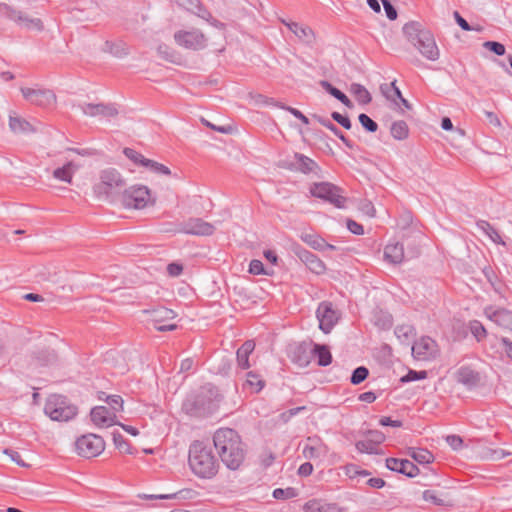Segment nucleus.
I'll list each match as a JSON object with an SVG mask.
<instances>
[{"mask_svg": "<svg viewBox=\"0 0 512 512\" xmlns=\"http://www.w3.org/2000/svg\"><path fill=\"white\" fill-rule=\"evenodd\" d=\"M390 132L394 139L404 140L409 135V128L405 121L399 120L392 123Z\"/></svg>", "mask_w": 512, "mask_h": 512, "instance_id": "37", "label": "nucleus"}, {"mask_svg": "<svg viewBox=\"0 0 512 512\" xmlns=\"http://www.w3.org/2000/svg\"><path fill=\"white\" fill-rule=\"evenodd\" d=\"M307 441H318V445H306L303 448V456L305 459H315L321 455H326L328 452V446L322 441L319 436H311L307 438Z\"/></svg>", "mask_w": 512, "mask_h": 512, "instance_id": "23", "label": "nucleus"}, {"mask_svg": "<svg viewBox=\"0 0 512 512\" xmlns=\"http://www.w3.org/2000/svg\"><path fill=\"white\" fill-rule=\"evenodd\" d=\"M359 209L362 213H364L365 215L369 216V217H374L375 216V213H376V210L372 204V202H370L369 200H362L359 204Z\"/></svg>", "mask_w": 512, "mask_h": 512, "instance_id": "61", "label": "nucleus"}, {"mask_svg": "<svg viewBox=\"0 0 512 512\" xmlns=\"http://www.w3.org/2000/svg\"><path fill=\"white\" fill-rule=\"evenodd\" d=\"M486 316L498 326L512 331V312L506 309L493 310L491 307L485 309Z\"/></svg>", "mask_w": 512, "mask_h": 512, "instance_id": "21", "label": "nucleus"}, {"mask_svg": "<svg viewBox=\"0 0 512 512\" xmlns=\"http://www.w3.org/2000/svg\"><path fill=\"white\" fill-rule=\"evenodd\" d=\"M510 452H507L503 449H488L482 458L492 461L501 460L504 457L510 455Z\"/></svg>", "mask_w": 512, "mask_h": 512, "instance_id": "50", "label": "nucleus"}, {"mask_svg": "<svg viewBox=\"0 0 512 512\" xmlns=\"http://www.w3.org/2000/svg\"><path fill=\"white\" fill-rule=\"evenodd\" d=\"M414 332V328L411 325H399L395 329V334L398 338L404 337L408 339Z\"/></svg>", "mask_w": 512, "mask_h": 512, "instance_id": "60", "label": "nucleus"}, {"mask_svg": "<svg viewBox=\"0 0 512 512\" xmlns=\"http://www.w3.org/2000/svg\"><path fill=\"white\" fill-rule=\"evenodd\" d=\"M312 196L323 199L337 208H344L346 198L342 195V189L330 182L314 183L310 187Z\"/></svg>", "mask_w": 512, "mask_h": 512, "instance_id": "8", "label": "nucleus"}, {"mask_svg": "<svg viewBox=\"0 0 512 512\" xmlns=\"http://www.w3.org/2000/svg\"><path fill=\"white\" fill-rule=\"evenodd\" d=\"M311 353L317 357V364L325 367L331 364L332 355L327 345L314 344Z\"/></svg>", "mask_w": 512, "mask_h": 512, "instance_id": "28", "label": "nucleus"}, {"mask_svg": "<svg viewBox=\"0 0 512 512\" xmlns=\"http://www.w3.org/2000/svg\"><path fill=\"white\" fill-rule=\"evenodd\" d=\"M90 419L98 428H109L119 424L117 415L114 411L109 410L107 406H96L90 411Z\"/></svg>", "mask_w": 512, "mask_h": 512, "instance_id": "15", "label": "nucleus"}, {"mask_svg": "<svg viewBox=\"0 0 512 512\" xmlns=\"http://www.w3.org/2000/svg\"><path fill=\"white\" fill-rule=\"evenodd\" d=\"M177 5L199 18L209 17V10L201 3L200 0H175Z\"/></svg>", "mask_w": 512, "mask_h": 512, "instance_id": "24", "label": "nucleus"}, {"mask_svg": "<svg viewBox=\"0 0 512 512\" xmlns=\"http://www.w3.org/2000/svg\"><path fill=\"white\" fill-rule=\"evenodd\" d=\"M294 252L298 256V258L307 266V268L313 273L319 275L325 272V264L315 254L299 246L294 248Z\"/></svg>", "mask_w": 512, "mask_h": 512, "instance_id": "17", "label": "nucleus"}, {"mask_svg": "<svg viewBox=\"0 0 512 512\" xmlns=\"http://www.w3.org/2000/svg\"><path fill=\"white\" fill-rule=\"evenodd\" d=\"M446 442L453 450H459L463 445V439L458 435H448Z\"/></svg>", "mask_w": 512, "mask_h": 512, "instance_id": "64", "label": "nucleus"}, {"mask_svg": "<svg viewBox=\"0 0 512 512\" xmlns=\"http://www.w3.org/2000/svg\"><path fill=\"white\" fill-rule=\"evenodd\" d=\"M294 496H296V492L295 489L291 487L286 489L277 488L273 491V497L275 499H290Z\"/></svg>", "mask_w": 512, "mask_h": 512, "instance_id": "55", "label": "nucleus"}, {"mask_svg": "<svg viewBox=\"0 0 512 512\" xmlns=\"http://www.w3.org/2000/svg\"><path fill=\"white\" fill-rule=\"evenodd\" d=\"M254 349L255 343L253 340H247L242 344L236 353L239 367L242 369H248L250 367L249 355L253 352Z\"/></svg>", "mask_w": 512, "mask_h": 512, "instance_id": "26", "label": "nucleus"}, {"mask_svg": "<svg viewBox=\"0 0 512 512\" xmlns=\"http://www.w3.org/2000/svg\"><path fill=\"white\" fill-rule=\"evenodd\" d=\"M221 400L222 396L215 387L204 386L196 395L184 401L182 409L190 416L203 417L213 413Z\"/></svg>", "mask_w": 512, "mask_h": 512, "instance_id": "4", "label": "nucleus"}, {"mask_svg": "<svg viewBox=\"0 0 512 512\" xmlns=\"http://www.w3.org/2000/svg\"><path fill=\"white\" fill-rule=\"evenodd\" d=\"M381 90L391 100H394V98L402 99L403 97L400 89L396 86V81H393L389 86H381Z\"/></svg>", "mask_w": 512, "mask_h": 512, "instance_id": "44", "label": "nucleus"}, {"mask_svg": "<svg viewBox=\"0 0 512 512\" xmlns=\"http://www.w3.org/2000/svg\"><path fill=\"white\" fill-rule=\"evenodd\" d=\"M358 119H359V122L360 124L362 125V127L367 131V132H370V133H374L377 131L378 129V124L372 119L370 118L367 114L365 113H361L359 116H358Z\"/></svg>", "mask_w": 512, "mask_h": 512, "instance_id": "46", "label": "nucleus"}, {"mask_svg": "<svg viewBox=\"0 0 512 512\" xmlns=\"http://www.w3.org/2000/svg\"><path fill=\"white\" fill-rule=\"evenodd\" d=\"M264 386L265 381L257 373L253 371L247 373L244 387L249 388L252 393H259Z\"/></svg>", "mask_w": 512, "mask_h": 512, "instance_id": "36", "label": "nucleus"}, {"mask_svg": "<svg viewBox=\"0 0 512 512\" xmlns=\"http://www.w3.org/2000/svg\"><path fill=\"white\" fill-rule=\"evenodd\" d=\"M355 447L360 453L378 454L374 444H372L368 439L356 442Z\"/></svg>", "mask_w": 512, "mask_h": 512, "instance_id": "52", "label": "nucleus"}, {"mask_svg": "<svg viewBox=\"0 0 512 512\" xmlns=\"http://www.w3.org/2000/svg\"><path fill=\"white\" fill-rule=\"evenodd\" d=\"M403 33L408 41L412 43L426 59L430 61L439 59L440 52L433 34L423 28L420 22L411 21L406 23L403 26Z\"/></svg>", "mask_w": 512, "mask_h": 512, "instance_id": "3", "label": "nucleus"}, {"mask_svg": "<svg viewBox=\"0 0 512 512\" xmlns=\"http://www.w3.org/2000/svg\"><path fill=\"white\" fill-rule=\"evenodd\" d=\"M278 108L289 111L294 117L302 121L304 124H309V119L298 109H295L290 106H286L285 104H276Z\"/></svg>", "mask_w": 512, "mask_h": 512, "instance_id": "57", "label": "nucleus"}, {"mask_svg": "<svg viewBox=\"0 0 512 512\" xmlns=\"http://www.w3.org/2000/svg\"><path fill=\"white\" fill-rule=\"evenodd\" d=\"M104 50L117 58H124L129 54V48L127 44L122 41H106Z\"/></svg>", "mask_w": 512, "mask_h": 512, "instance_id": "32", "label": "nucleus"}, {"mask_svg": "<svg viewBox=\"0 0 512 512\" xmlns=\"http://www.w3.org/2000/svg\"><path fill=\"white\" fill-rule=\"evenodd\" d=\"M119 201L125 209H144L154 206L156 199L152 197L150 189L141 184L125 188L119 196Z\"/></svg>", "mask_w": 512, "mask_h": 512, "instance_id": "6", "label": "nucleus"}, {"mask_svg": "<svg viewBox=\"0 0 512 512\" xmlns=\"http://www.w3.org/2000/svg\"><path fill=\"white\" fill-rule=\"evenodd\" d=\"M251 97L254 99L255 103L258 105H273V106L277 107L276 104H282L281 102H278V101L274 100L273 98H269L262 94L251 95Z\"/></svg>", "mask_w": 512, "mask_h": 512, "instance_id": "59", "label": "nucleus"}, {"mask_svg": "<svg viewBox=\"0 0 512 512\" xmlns=\"http://www.w3.org/2000/svg\"><path fill=\"white\" fill-rule=\"evenodd\" d=\"M477 227L482 230L494 243L505 245L498 231L485 220H479L476 223Z\"/></svg>", "mask_w": 512, "mask_h": 512, "instance_id": "35", "label": "nucleus"}, {"mask_svg": "<svg viewBox=\"0 0 512 512\" xmlns=\"http://www.w3.org/2000/svg\"><path fill=\"white\" fill-rule=\"evenodd\" d=\"M45 414L53 421L64 419V398L61 395H51L44 407Z\"/></svg>", "mask_w": 512, "mask_h": 512, "instance_id": "19", "label": "nucleus"}, {"mask_svg": "<svg viewBox=\"0 0 512 512\" xmlns=\"http://www.w3.org/2000/svg\"><path fill=\"white\" fill-rule=\"evenodd\" d=\"M434 459V455L429 450L419 448L413 460L419 464H430Z\"/></svg>", "mask_w": 512, "mask_h": 512, "instance_id": "48", "label": "nucleus"}, {"mask_svg": "<svg viewBox=\"0 0 512 512\" xmlns=\"http://www.w3.org/2000/svg\"><path fill=\"white\" fill-rule=\"evenodd\" d=\"M9 127L16 134H29L36 131V127L22 117L10 115Z\"/></svg>", "mask_w": 512, "mask_h": 512, "instance_id": "25", "label": "nucleus"}, {"mask_svg": "<svg viewBox=\"0 0 512 512\" xmlns=\"http://www.w3.org/2000/svg\"><path fill=\"white\" fill-rule=\"evenodd\" d=\"M470 330L478 341H481L487 335L485 327L482 325L481 322L477 320H474L470 323Z\"/></svg>", "mask_w": 512, "mask_h": 512, "instance_id": "49", "label": "nucleus"}, {"mask_svg": "<svg viewBox=\"0 0 512 512\" xmlns=\"http://www.w3.org/2000/svg\"><path fill=\"white\" fill-rule=\"evenodd\" d=\"M386 467L391 471L404 474L409 478L417 476L420 472L419 468L407 459L387 458Z\"/></svg>", "mask_w": 512, "mask_h": 512, "instance_id": "18", "label": "nucleus"}, {"mask_svg": "<svg viewBox=\"0 0 512 512\" xmlns=\"http://www.w3.org/2000/svg\"><path fill=\"white\" fill-rule=\"evenodd\" d=\"M331 117L334 121L340 124L343 128L349 130L352 127V123L348 116L341 115L338 112H332Z\"/></svg>", "mask_w": 512, "mask_h": 512, "instance_id": "58", "label": "nucleus"}, {"mask_svg": "<svg viewBox=\"0 0 512 512\" xmlns=\"http://www.w3.org/2000/svg\"><path fill=\"white\" fill-rule=\"evenodd\" d=\"M316 317L319 321V328L325 334L330 333L339 320L338 312L333 309L332 303L328 301H323L319 304Z\"/></svg>", "mask_w": 512, "mask_h": 512, "instance_id": "12", "label": "nucleus"}, {"mask_svg": "<svg viewBox=\"0 0 512 512\" xmlns=\"http://www.w3.org/2000/svg\"><path fill=\"white\" fill-rule=\"evenodd\" d=\"M300 237L302 241L315 250L321 251L326 249L327 242L319 235L304 233Z\"/></svg>", "mask_w": 512, "mask_h": 512, "instance_id": "38", "label": "nucleus"}, {"mask_svg": "<svg viewBox=\"0 0 512 512\" xmlns=\"http://www.w3.org/2000/svg\"><path fill=\"white\" fill-rule=\"evenodd\" d=\"M282 167L304 174L316 173L318 170L316 162L301 153H295L294 161L292 162L284 161Z\"/></svg>", "mask_w": 512, "mask_h": 512, "instance_id": "16", "label": "nucleus"}, {"mask_svg": "<svg viewBox=\"0 0 512 512\" xmlns=\"http://www.w3.org/2000/svg\"><path fill=\"white\" fill-rule=\"evenodd\" d=\"M106 403L108 404V408L111 411L115 412V415H117L118 412L123 411V404L124 401L121 396L119 395H109L105 398Z\"/></svg>", "mask_w": 512, "mask_h": 512, "instance_id": "42", "label": "nucleus"}, {"mask_svg": "<svg viewBox=\"0 0 512 512\" xmlns=\"http://www.w3.org/2000/svg\"><path fill=\"white\" fill-rule=\"evenodd\" d=\"M457 380L464 385L475 386L480 378L479 374L469 367H461L457 372Z\"/></svg>", "mask_w": 512, "mask_h": 512, "instance_id": "30", "label": "nucleus"}, {"mask_svg": "<svg viewBox=\"0 0 512 512\" xmlns=\"http://www.w3.org/2000/svg\"><path fill=\"white\" fill-rule=\"evenodd\" d=\"M213 442L223 464L230 470H238L246 456L239 434L233 429L222 428L215 432Z\"/></svg>", "mask_w": 512, "mask_h": 512, "instance_id": "1", "label": "nucleus"}, {"mask_svg": "<svg viewBox=\"0 0 512 512\" xmlns=\"http://www.w3.org/2000/svg\"><path fill=\"white\" fill-rule=\"evenodd\" d=\"M174 40L179 46L194 51L204 49L207 46L208 41L206 35L196 28L175 32Z\"/></svg>", "mask_w": 512, "mask_h": 512, "instance_id": "9", "label": "nucleus"}, {"mask_svg": "<svg viewBox=\"0 0 512 512\" xmlns=\"http://www.w3.org/2000/svg\"><path fill=\"white\" fill-rule=\"evenodd\" d=\"M144 313L150 314L151 319L155 323H160L164 320L173 319L176 316L173 310L167 309L165 307H159L152 310H144Z\"/></svg>", "mask_w": 512, "mask_h": 512, "instance_id": "33", "label": "nucleus"}, {"mask_svg": "<svg viewBox=\"0 0 512 512\" xmlns=\"http://www.w3.org/2000/svg\"><path fill=\"white\" fill-rule=\"evenodd\" d=\"M214 231V225L201 218H189L185 222L181 223L179 228V232L181 233L196 236H210Z\"/></svg>", "mask_w": 512, "mask_h": 512, "instance_id": "13", "label": "nucleus"}, {"mask_svg": "<svg viewBox=\"0 0 512 512\" xmlns=\"http://www.w3.org/2000/svg\"><path fill=\"white\" fill-rule=\"evenodd\" d=\"M113 442L116 448L125 454H134V450L124 436L119 432L113 433Z\"/></svg>", "mask_w": 512, "mask_h": 512, "instance_id": "40", "label": "nucleus"}, {"mask_svg": "<svg viewBox=\"0 0 512 512\" xmlns=\"http://www.w3.org/2000/svg\"><path fill=\"white\" fill-rule=\"evenodd\" d=\"M427 377L426 371H415V370H409V372L401 378V382H411L416 380H422Z\"/></svg>", "mask_w": 512, "mask_h": 512, "instance_id": "54", "label": "nucleus"}, {"mask_svg": "<svg viewBox=\"0 0 512 512\" xmlns=\"http://www.w3.org/2000/svg\"><path fill=\"white\" fill-rule=\"evenodd\" d=\"M313 118L316 119L321 125L329 129L336 137H338L346 147L349 149L354 148V144L328 119H325L318 115H313Z\"/></svg>", "mask_w": 512, "mask_h": 512, "instance_id": "29", "label": "nucleus"}, {"mask_svg": "<svg viewBox=\"0 0 512 512\" xmlns=\"http://www.w3.org/2000/svg\"><path fill=\"white\" fill-rule=\"evenodd\" d=\"M386 16L390 20H395L398 16L396 8L391 4L389 0H381Z\"/></svg>", "mask_w": 512, "mask_h": 512, "instance_id": "63", "label": "nucleus"}, {"mask_svg": "<svg viewBox=\"0 0 512 512\" xmlns=\"http://www.w3.org/2000/svg\"><path fill=\"white\" fill-rule=\"evenodd\" d=\"M350 92L354 95V97L360 104L366 105L372 101L371 94L361 84H358V83L351 84Z\"/></svg>", "mask_w": 512, "mask_h": 512, "instance_id": "34", "label": "nucleus"}, {"mask_svg": "<svg viewBox=\"0 0 512 512\" xmlns=\"http://www.w3.org/2000/svg\"><path fill=\"white\" fill-rule=\"evenodd\" d=\"M364 435L368 437V440L372 444H374V446L380 445L386 439L385 435L381 431H378V430H368L364 433Z\"/></svg>", "mask_w": 512, "mask_h": 512, "instance_id": "51", "label": "nucleus"}, {"mask_svg": "<svg viewBox=\"0 0 512 512\" xmlns=\"http://www.w3.org/2000/svg\"><path fill=\"white\" fill-rule=\"evenodd\" d=\"M320 85L326 92H328L330 95L339 100L343 105H345L348 108L353 107V103L351 102V100L342 91L334 87L330 82L322 80L320 82Z\"/></svg>", "mask_w": 512, "mask_h": 512, "instance_id": "31", "label": "nucleus"}, {"mask_svg": "<svg viewBox=\"0 0 512 512\" xmlns=\"http://www.w3.org/2000/svg\"><path fill=\"white\" fill-rule=\"evenodd\" d=\"M287 28L303 43L311 45L315 41L314 31L305 25L298 22H290Z\"/></svg>", "mask_w": 512, "mask_h": 512, "instance_id": "22", "label": "nucleus"}, {"mask_svg": "<svg viewBox=\"0 0 512 512\" xmlns=\"http://www.w3.org/2000/svg\"><path fill=\"white\" fill-rule=\"evenodd\" d=\"M483 46L498 56L504 55L506 51L505 46L502 43L496 41H486L484 42Z\"/></svg>", "mask_w": 512, "mask_h": 512, "instance_id": "53", "label": "nucleus"}, {"mask_svg": "<svg viewBox=\"0 0 512 512\" xmlns=\"http://www.w3.org/2000/svg\"><path fill=\"white\" fill-rule=\"evenodd\" d=\"M323 503L318 500H310L305 503L303 509L305 512H323Z\"/></svg>", "mask_w": 512, "mask_h": 512, "instance_id": "62", "label": "nucleus"}, {"mask_svg": "<svg viewBox=\"0 0 512 512\" xmlns=\"http://www.w3.org/2000/svg\"><path fill=\"white\" fill-rule=\"evenodd\" d=\"M126 186V180L116 168H106L100 171L99 181L94 184L93 192L96 198L110 203L115 202Z\"/></svg>", "mask_w": 512, "mask_h": 512, "instance_id": "5", "label": "nucleus"}, {"mask_svg": "<svg viewBox=\"0 0 512 512\" xmlns=\"http://www.w3.org/2000/svg\"><path fill=\"white\" fill-rule=\"evenodd\" d=\"M422 497L425 501L432 502L437 506H452L449 501L445 500L444 498H440L434 490H425L422 494Z\"/></svg>", "mask_w": 512, "mask_h": 512, "instance_id": "41", "label": "nucleus"}, {"mask_svg": "<svg viewBox=\"0 0 512 512\" xmlns=\"http://www.w3.org/2000/svg\"><path fill=\"white\" fill-rule=\"evenodd\" d=\"M368 375H369V370L364 366H360V367H357L352 372L350 381L352 384L358 385V384L362 383L368 377Z\"/></svg>", "mask_w": 512, "mask_h": 512, "instance_id": "45", "label": "nucleus"}, {"mask_svg": "<svg viewBox=\"0 0 512 512\" xmlns=\"http://www.w3.org/2000/svg\"><path fill=\"white\" fill-rule=\"evenodd\" d=\"M74 449L83 458H94L105 450V441L97 434L87 433L76 439Z\"/></svg>", "mask_w": 512, "mask_h": 512, "instance_id": "7", "label": "nucleus"}, {"mask_svg": "<svg viewBox=\"0 0 512 512\" xmlns=\"http://www.w3.org/2000/svg\"><path fill=\"white\" fill-rule=\"evenodd\" d=\"M292 360L299 366H307L310 363L308 347L305 344L298 345L294 351V356Z\"/></svg>", "mask_w": 512, "mask_h": 512, "instance_id": "39", "label": "nucleus"}, {"mask_svg": "<svg viewBox=\"0 0 512 512\" xmlns=\"http://www.w3.org/2000/svg\"><path fill=\"white\" fill-rule=\"evenodd\" d=\"M22 96L31 104L50 107L55 104L56 96L53 91L42 88H21Z\"/></svg>", "mask_w": 512, "mask_h": 512, "instance_id": "11", "label": "nucleus"}, {"mask_svg": "<svg viewBox=\"0 0 512 512\" xmlns=\"http://www.w3.org/2000/svg\"><path fill=\"white\" fill-rule=\"evenodd\" d=\"M145 167L150 169L151 171H153L156 174H162V175H166V176L171 175V170L167 166H165L161 163H158L156 161L150 160V159L148 161H146Z\"/></svg>", "mask_w": 512, "mask_h": 512, "instance_id": "47", "label": "nucleus"}, {"mask_svg": "<svg viewBox=\"0 0 512 512\" xmlns=\"http://www.w3.org/2000/svg\"><path fill=\"white\" fill-rule=\"evenodd\" d=\"M66 160L68 157L66 156ZM82 166L79 162H74L73 160L66 161V183H72V174L78 170Z\"/></svg>", "mask_w": 512, "mask_h": 512, "instance_id": "56", "label": "nucleus"}, {"mask_svg": "<svg viewBox=\"0 0 512 512\" xmlns=\"http://www.w3.org/2000/svg\"><path fill=\"white\" fill-rule=\"evenodd\" d=\"M384 257L393 264H399L404 259V247L400 243L388 244L384 250Z\"/></svg>", "mask_w": 512, "mask_h": 512, "instance_id": "27", "label": "nucleus"}, {"mask_svg": "<svg viewBox=\"0 0 512 512\" xmlns=\"http://www.w3.org/2000/svg\"><path fill=\"white\" fill-rule=\"evenodd\" d=\"M0 14L11 21H14L21 28L37 31H40L43 28L40 19L29 17L22 11H18L5 3H0Z\"/></svg>", "mask_w": 512, "mask_h": 512, "instance_id": "10", "label": "nucleus"}, {"mask_svg": "<svg viewBox=\"0 0 512 512\" xmlns=\"http://www.w3.org/2000/svg\"><path fill=\"white\" fill-rule=\"evenodd\" d=\"M189 466L192 472L202 479H211L219 469V463L212 449L203 442L195 441L189 448Z\"/></svg>", "mask_w": 512, "mask_h": 512, "instance_id": "2", "label": "nucleus"}, {"mask_svg": "<svg viewBox=\"0 0 512 512\" xmlns=\"http://www.w3.org/2000/svg\"><path fill=\"white\" fill-rule=\"evenodd\" d=\"M83 113L85 115L95 117V116H103V117H115L118 115L117 108L112 104H86L82 107Z\"/></svg>", "mask_w": 512, "mask_h": 512, "instance_id": "20", "label": "nucleus"}, {"mask_svg": "<svg viewBox=\"0 0 512 512\" xmlns=\"http://www.w3.org/2000/svg\"><path fill=\"white\" fill-rule=\"evenodd\" d=\"M124 155L131 160L134 164L145 167L146 161L149 159L145 158L141 153L137 152L132 148H124Z\"/></svg>", "mask_w": 512, "mask_h": 512, "instance_id": "43", "label": "nucleus"}, {"mask_svg": "<svg viewBox=\"0 0 512 512\" xmlns=\"http://www.w3.org/2000/svg\"><path fill=\"white\" fill-rule=\"evenodd\" d=\"M412 354L415 359L428 361L438 354L437 343L430 337H422L412 346Z\"/></svg>", "mask_w": 512, "mask_h": 512, "instance_id": "14", "label": "nucleus"}]
</instances>
